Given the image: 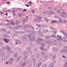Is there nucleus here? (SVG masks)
Wrapping results in <instances>:
<instances>
[{
    "mask_svg": "<svg viewBox=\"0 0 67 67\" xmlns=\"http://www.w3.org/2000/svg\"><path fill=\"white\" fill-rule=\"evenodd\" d=\"M35 12V11L34 10H31V13H34Z\"/></svg>",
    "mask_w": 67,
    "mask_h": 67,
    "instance_id": "nucleus-56",
    "label": "nucleus"
},
{
    "mask_svg": "<svg viewBox=\"0 0 67 67\" xmlns=\"http://www.w3.org/2000/svg\"><path fill=\"white\" fill-rule=\"evenodd\" d=\"M35 55H33L30 57V58H31L32 59H33V58L35 57Z\"/></svg>",
    "mask_w": 67,
    "mask_h": 67,
    "instance_id": "nucleus-32",
    "label": "nucleus"
},
{
    "mask_svg": "<svg viewBox=\"0 0 67 67\" xmlns=\"http://www.w3.org/2000/svg\"><path fill=\"white\" fill-rule=\"evenodd\" d=\"M66 14V13L64 12V11H63L62 12V14H61V15L63 18L65 17V15Z\"/></svg>",
    "mask_w": 67,
    "mask_h": 67,
    "instance_id": "nucleus-10",
    "label": "nucleus"
},
{
    "mask_svg": "<svg viewBox=\"0 0 67 67\" xmlns=\"http://www.w3.org/2000/svg\"><path fill=\"white\" fill-rule=\"evenodd\" d=\"M27 26L28 27H32V25H27Z\"/></svg>",
    "mask_w": 67,
    "mask_h": 67,
    "instance_id": "nucleus-44",
    "label": "nucleus"
},
{
    "mask_svg": "<svg viewBox=\"0 0 67 67\" xmlns=\"http://www.w3.org/2000/svg\"><path fill=\"white\" fill-rule=\"evenodd\" d=\"M6 34H10V32L9 31H8L7 32H6Z\"/></svg>",
    "mask_w": 67,
    "mask_h": 67,
    "instance_id": "nucleus-59",
    "label": "nucleus"
},
{
    "mask_svg": "<svg viewBox=\"0 0 67 67\" xmlns=\"http://www.w3.org/2000/svg\"><path fill=\"white\" fill-rule=\"evenodd\" d=\"M36 25V26L38 27H41V25H40L39 24H37Z\"/></svg>",
    "mask_w": 67,
    "mask_h": 67,
    "instance_id": "nucleus-45",
    "label": "nucleus"
},
{
    "mask_svg": "<svg viewBox=\"0 0 67 67\" xmlns=\"http://www.w3.org/2000/svg\"><path fill=\"white\" fill-rule=\"evenodd\" d=\"M42 19V17H41L40 16H38L37 17V19H39V20L41 19Z\"/></svg>",
    "mask_w": 67,
    "mask_h": 67,
    "instance_id": "nucleus-46",
    "label": "nucleus"
},
{
    "mask_svg": "<svg viewBox=\"0 0 67 67\" xmlns=\"http://www.w3.org/2000/svg\"><path fill=\"white\" fill-rule=\"evenodd\" d=\"M14 60L12 58H10L9 60H8V62H9V65H10L13 62Z\"/></svg>",
    "mask_w": 67,
    "mask_h": 67,
    "instance_id": "nucleus-7",
    "label": "nucleus"
},
{
    "mask_svg": "<svg viewBox=\"0 0 67 67\" xmlns=\"http://www.w3.org/2000/svg\"><path fill=\"white\" fill-rule=\"evenodd\" d=\"M60 53H66L67 52V49H62L60 51Z\"/></svg>",
    "mask_w": 67,
    "mask_h": 67,
    "instance_id": "nucleus-8",
    "label": "nucleus"
},
{
    "mask_svg": "<svg viewBox=\"0 0 67 67\" xmlns=\"http://www.w3.org/2000/svg\"><path fill=\"white\" fill-rule=\"evenodd\" d=\"M58 22V21L57 20H53L52 21L51 23L52 24H53V23H57Z\"/></svg>",
    "mask_w": 67,
    "mask_h": 67,
    "instance_id": "nucleus-19",
    "label": "nucleus"
},
{
    "mask_svg": "<svg viewBox=\"0 0 67 67\" xmlns=\"http://www.w3.org/2000/svg\"><path fill=\"white\" fill-rule=\"evenodd\" d=\"M18 43H19V44H20L21 43V41H20V40H19L18 41Z\"/></svg>",
    "mask_w": 67,
    "mask_h": 67,
    "instance_id": "nucleus-55",
    "label": "nucleus"
},
{
    "mask_svg": "<svg viewBox=\"0 0 67 67\" xmlns=\"http://www.w3.org/2000/svg\"><path fill=\"white\" fill-rule=\"evenodd\" d=\"M5 64H6V65H7L8 64H9V62H8V61H6L5 63Z\"/></svg>",
    "mask_w": 67,
    "mask_h": 67,
    "instance_id": "nucleus-53",
    "label": "nucleus"
},
{
    "mask_svg": "<svg viewBox=\"0 0 67 67\" xmlns=\"http://www.w3.org/2000/svg\"><path fill=\"white\" fill-rule=\"evenodd\" d=\"M57 40L59 42H67V40H63V38H62V37L61 36H60L59 35H57Z\"/></svg>",
    "mask_w": 67,
    "mask_h": 67,
    "instance_id": "nucleus-3",
    "label": "nucleus"
},
{
    "mask_svg": "<svg viewBox=\"0 0 67 67\" xmlns=\"http://www.w3.org/2000/svg\"><path fill=\"white\" fill-rule=\"evenodd\" d=\"M46 56V53L44 52H42L41 54V56L42 57H44V56Z\"/></svg>",
    "mask_w": 67,
    "mask_h": 67,
    "instance_id": "nucleus-16",
    "label": "nucleus"
},
{
    "mask_svg": "<svg viewBox=\"0 0 67 67\" xmlns=\"http://www.w3.org/2000/svg\"><path fill=\"white\" fill-rule=\"evenodd\" d=\"M55 56H53L52 58V60L55 59Z\"/></svg>",
    "mask_w": 67,
    "mask_h": 67,
    "instance_id": "nucleus-60",
    "label": "nucleus"
},
{
    "mask_svg": "<svg viewBox=\"0 0 67 67\" xmlns=\"http://www.w3.org/2000/svg\"><path fill=\"white\" fill-rule=\"evenodd\" d=\"M5 48H6L7 50H10V49H11V47L6 46L5 47Z\"/></svg>",
    "mask_w": 67,
    "mask_h": 67,
    "instance_id": "nucleus-18",
    "label": "nucleus"
},
{
    "mask_svg": "<svg viewBox=\"0 0 67 67\" xmlns=\"http://www.w3.org/2000/svg\"><path fill=\"white\" fill-rule=\"evenodd\" d=\"M23 21H25V22H26V21H27V19H24L23 21L22 22L23 23H24V22H23Z\"/></svg>",
    "mask_w": 67,
    "mask_h": 67,
    "instance_id": "nucleus-37",
    "label": "nucleus"
},
{
    "mask_svg": "<svg viewBox=\"0 0 67 67\" xmlns=\"http://www.w3.org/2000/svg\"><path fill=\"white\" fill-rule=\"evenodd\" d=\"M52 44L53 45H56V43H55L54 42H53Z\"/></svg>",
    "mask_w": 67,
    "mask_h": 67,
    "instance_id": "nucleus-58",
    "label": "nucleus"
},
{
    "mask_svg": "<svg viewBox=\"0 0 67 67\" xmlns=\"http://www.w3.org/2000/svg\"><path fill=\"white\" fill-rule=\"evenodd\" d=\"M52 37H55V38H56L57 37H56L55 35H51Z\"/></svg>",
    "mask_w": 67,
    "mask_h": 67,
    "instance_id": "nucleus-43",
    "label": "nucleus"
},
{
    "mask_svg": "<svg viewBox=\"0 0 67 67\" xmlns=\"http://www.w3.org/2000/svg\"><path fill=\"white\" fill-rule=\"evenodd\" d=\"M40 55L38 54H37L36 55V57L37 58H38L39 57H40Z\"/></svg>",
    "mask_w": 67,
    "mask_h": 67,
    "instance_id": "nucleus-49",
    "label": "nucleus"
},
{
    "mask_svg": "<svg viewBox=\"0 0 67 67\" xmlns=\"http://www.w3.org/2000/svg\"><path fill=\"white\" fill-rule=\"evenodd\" d=\"M10 56V54H8L6 56H5L4 57V59H8L9 58Z\"/></svg>",
    "mask_w": 67,
    "mask_h": 67,
    "instance_id": "nucleus-14",
    "label": "nucleus"
},
{
    "mask_svg": "<svg viewBox=\"0 0 67 67\" xmlns=\"http://www.w3.org/2000/svg\"><path fill=\"white\" fill-rule=\"evenodd\" d=\"M42 63L41 62L39 63L36 64V67H40L41 65H42Z\"/></svg>",
    "mask_w": 67,
    "mask_h": 67,
    "instance_id": "nucleus-13",
    "label": "nucleus"
},
{
    "mask_svg": "<svg viewBox=\"0 0 67 67\" xmlns=\"http://www.w3.org/2000/svg\"><path fill=\"white\" fill-rule=\"evenodd\" d=\"M48 14H54L53 13V12L51 11V10H49L48 12Z\"/></svg>",
    "mask_w": 67,
    "mask_h": 67,
    "instance_id": "nucleus-17",
    "label": "nucleus"
},
{
    "mask_svg": "<svg viewBox=\"0 0 67 67\" xmlns=\"http://www.w3.org/2000/svg\"><path fill=\"white\" fill-rule=\"evenodd\" d=\"M21 57L20 56L18 57L16 59V62H18L20 61V59H21Z\"/></svg>",
    "mask_w": 67,
    "mask_h": 67,
    "instance_id": "nucleus-11",
    "label": "nucleus"
},
{
    "mask_svg": "<svg viewBox=\"0 0 67 67\" xmlns=\"http://www.w3.org/2000/svg\"><path fill=\"white\" fill-rule=\"evenodd\" d=\"M19 40H18V39L15 40V42H18Z\"/></svg>",
    "mask_w": 67,
    "mask_h": 67,
    "instance_id": "nucleus-52",
    "label": "nucleus"
},
{
    "mask_svg": "<svg viewBox=\"0 0 67 67\" xmlns=\"http://www.w3.org/2000/svg\"><path fill=\"white\" fill-rule=\"evenodd\" d=\"M36 60V59H34L32 60L31 62L32 63H34V62H35Z\"/></svg>",
    "mask_w": 67,
    "mask_h": 67,
    "instance_id": "nucleus-39",
    "label": "nucleus"
},
{
    "mask_svg": "<svg viewBox=\"0 0 67 67\" xmlns=\"http://www.w3.org/2000/svg\"><path fill=\"white\" fill-rule=\"evenodd\" d=\"M18 27L19 29L20 28L22 27V26L21 25L18 26Z\"/></svg>",
    "mask_w": 67,
    "mask_h": 67,
    "instance_id": "nucleus-54",
    "label": "nucleus"
},
{
    "mask_svg": "<svg viewBox=\"0 0 67 67\" xmlns=\"http://www.w3.org/2000/svg\"><path fill=\"white\" fill-rule=\"evenodd\" d=\"M23 27H24V28H25V29H27V28L28 27L27 25H24Z\"/></svg>",
    "mask_w": 67,
    "mask_h": 67,
    "instance_id": "nucleus-31",
    "label": "nucleus"
},
{
    "mask_svg": "<svg viewBox=\"0 0 67 67\" xmlns=\"http://www.w3.org/2000/svg\"><path fill=\"white\" fill-rule=\"evenodd\" d=\"M17 56H18V53H16L14 55V57H17Z\"/></svg>",
    "mask_w": 67,
    "mask_h": 67,
    "instance_id": "nucleus-36",
    "label": "nucleus"
},
{
    "mask_svg": "<svg viewBox=\"0 0 67 67\" xmlns=\"http://www.w3.org/2000/svg\"><path fill=\"white\" fill-rule=\"evenodd\" d=\"M26 36L28 37L27 38H26V37L25 38V39L24 40H25L26 41H30L31 42H33V41H34V39H35V38L34 36H33L32 35H26ZM33 38V39L32 38Z\"/></svg>",
    "mask_w": 67,
    "mask_h": 67,
    "instance_id": "nucleus-2",
    "label": "nucleus"
},
{
    "mask_svg": "<svg viewBox=\"0 0 67 67\" xmlns=\"http://www.w3.org/2000/svg\"><path fill=\"white\" fill-rule=\"evenodd\" d=\"M3 57L1 56H0V60L1 61H2V60H3Z\"/></svg>",
    "mask_w": 67,
    "mask_h": 67,
    "instance_id": "nucleus-23",
    "label": "nucleus"
},
{
    "mask_svg": "<svg viewBox=\"0 0 67 67\" xmlns=\"http://www.w3.org/2000/svg\"><path fill=\"white\" fill-rule=\"evenodd\" d=\"M14 28L15 29H17V30H19V28L18 27V26H15L14 27Z\"/></svg>",
    "mask_w": 67,
    "mask_h": 67,
    "instance_id": "nucleus-41",
    "label": "nucleus"
},
{
    "mask_svg": "<svg viewBox=\"0 0 67 67\" xmlns=\"http://www.w3.org/2000/svg\"><path fill=\"white\" fill-rule=\"evenodd\" d=\"M46 67V65H43L42 67Z\"/></svg>",
    "mask_w": 67,
    "mask_h": 67,
    "instance_id": "nucleus-64",
    "label": "nucleus"
},
{
    "mask_svg": "<svg viewBox=\"0 0 67 67\" xmlns=\"http://www.w3.org/2000/svg\"><path fill=\"white\" fill-rule=\"evenodd\" d=\"M3 50L1 49L0 50V56L2 55V54L3 53Z\"/></svg>",
    "mask_w": 67,
    "mask_h": 67,
    "instance_id": "nucleus-29",
    "label": "nucleus"
},
{
    "mask_svg": "<svg viewBox=\"0 0 67 67\" xmlns=\"http://www.w3.org/2000/svg\"><path fill=\"white\" fill-rule=\"evenodd\" d=\"M3 36L5 37H9V35L6 34L3 35Z\"/></svg>",
    "mask_w": 67,
    "mask_h": 67,
    "instance_id": "nucleus-27",
    "label": "nucleus"
},
{
    "mask_svg": "<svg viewBox=\"0 0 67 67\" xmlns=\"http://www.w3.org/2000/svg\"><path fill=\"white\" fill-rule=\"evenodd\" d=\"M29 31L30 32H31V33H32V35H32L33 36H35V34H36V32L34 31V30H32L31 29L29 30Z\"/></svg>",
    "mask_w": 67,
    "mask_h": 67,
    "instance_id": "nucleus-6",
    "label": "nucleus"
},
{
    "mask_svg": "<svg viewBox=\"0 0 67 67\" xmlns=\"http://www.w3.org/2000/svg\"><path fill=\"white\" fill-rule=\"evenodd\" d=\"M27 54V53L26 51L24 52L23 53V54L24 56H25Z\"/></svg>",
    "mask_w": 67,
    "mask_h": 67,
    "instance_id": "nucleus-22",
    "label": "nucleus"
},
{
    "mask_svg": "<svg viewBox=\"0 0 67 67\" xmlns=\"http://www.w3.org/2000/svg\"><path fill=\"white\" fill-rule=\"evenodd\" d=\"M49 37L50 36H45V38L47 40H49Z\"/></svg>",
    "mask_w": 67,
    "mask_h": 67,
    "instance_id": "nucleus-30",
    "label": "nucleus"
},
{
    "mask_svg": "<svg viewBox=\"0 0 67 67\" xmlns=\"http://www.w3.org/2000/svg\"><path fill=\"white\" fill-rule=\"evenodd\" d=\"M17 10H18L19 11H20V10H22V9L18 8H17Z\"/></svg>",
    "mask_w": 67,
    "mask_h": 67,
    "instance_id": "nucleus-62",
    "label": "nucleus"
},
{
    "mask_svg": "<svg viewBox=\"0 0 67 67\" xmlns=\"http://www.w3.org/2000/svg\"><path fill=\"white\" fill-rule=\"evenodd\" d=\"M44 20H45L46 22H48V19L47 18H45L44 19Z\"/></svg>",
    "mask_w": 67,
    "mask_h": 67,
    "instance_id": "nucleus-48",
    "label": "nucleus"
},
{
    "mask_svg": "<svg viewBox=\"0 0 67 67\" xmlns=\"http://www.w3.org/2000/svg\"><path fill=\"white\" fill-rule=\"evenodd\" d=\"M57 13H60V10H58Z\"/></svg>",
    "mask_w": 67,
    "mask_h": 67,
    "instance_id": "nucleus-63",
    "label": "nucleus"
},
{
    "mask_svg": "<svg viewBox=\"0 0 67 67\" xmlns=\"http://www.w3.org/2000/svg\"><path fill=\"white\" fill-rule=\"evenodd\" d=\"M16 32L18 33H21V34H25V32L22 31H17Z\"/></svg>",
    "mask_w": 67,
    "mask_h": 67,
    "instance_id": "nucleus-20",
    "label": "nucleus"
},
{
    "mask_svg": "<svg viewBox=\"0 0 67 67\" xmlns=\"http://www.w3.org/2000/svg\"><path fill=\"white\" fill-rule=\"evenodd\" d=\"M3 40L5 43H8L9 41H10L8 39H6V38H3Z\"/></svg>",
    "mask_w": 67,
    "mask_h": 67,
    "instance_id": "nucleus-12",
    "label": "nucleus"
},
{
    "mask_svg": "<svg viewBox=\"0 0 67 67\" xmlns=\"http://www.w3.org/2000/svg\"><path fill=\"white\" fill-rule=\"evenodd\" d=\"M13 51L14 52H15L16 51V48H13Z\"/></svg>",
    "mask_w": 67,
    "mask_h": 67,
    "instance_id": "nucleus-47",
    "label": "nucleus"
},
{
    "mask_svg": "<svg viewBox=\"0 0 67 67\" xmlns=\"http://www.w3.org/2000/svg\"><path fill=\"white\" fill-rule=\"evenodd\" d=\"M27 57H24V58H23V60L24 61L25 60H26V59L27 58Z\"/></svg>",
    "mask_w": 67,
    "mask_h": 67,
    "instance_id": "nucleus-33",
    "label": "nucleus"
},
{
    "mask_svg": "<svg viewBox=\"0 0 67 67\" xmlns=\"http://www.w3.org/2000/svg\"><path fill=\"white\" fill-rule=\"evenodd\" d=\"M63 22L64 23H66L67 22V21H66V20H63Z\"/></svg>",
    "mask_w": 67,
    "mask_h": 67,
    "instance_id": "nucleus-57",
    "label": "nucleus"
},
{
    "mask_svg": "<svg viewBox=\"0 0 67 67\" xmlns=\"http://www.w3.org/2000/svg\"><path fill=\"white\" fill-rule=\"evenodd\" d=\"M3 43H0V46H3Z\"/></svg>",
    "mask_w": 67,
    "mask_h": 67,
    "instance_id": "nucleus-61",
    "label": "nucleus"
},
{
    "mask_svg": "<svg viewBox=\"0 0 67 67\" xmlns=\"http://www.w3.org/2000/svg\"><path fill=\"white\" fill-rule=\"evenodd\" d=\"M45 40V39H43L42 38H39L36 40V42L38 44L39 42H41V41H44Z\"/></svg>",
    "mask_w": 67,
    "mask_h": 67,
    "instance_id": "nucleus-5",
    "label": "nucleus"
},
{
    "mask_svg": "<svg viewBox=\"0 0 67 67\" xmlns=\"http://www.w3.org/2000/svg\"><path fill=\"white\" fill-rule=\"evenodd\" d=\"M33 47L32 46H29V47H28L27 48V51H29L28 53V55L30 56L32 54V52L31 51V48Z\"/></svg>",
    "mask_w": 67,
    "mask_h": 67,
    "instance_id": "nucleus-4",
    "label": "nucleus"
},
{
    "mask_svg": "<svg viewBox=\"0 0 67 67\" xmlns=\"http://www.w3.org/2000/svg\"><path fill=\"white\" fill-rule=\"evenodd\" d=\"M59 22H60V23H62L63 22V20L62 19H60L59 20Z\"/></svg>",
    "mask_w": 67,
    "mask_h": 67,
    "instance_id": "nucleus-38",
    "label": "nucleus"
},
{
    "mask_svg": "<svg viewBox=\"0 0 67 67\" xmlns=\"http://www.w3.org/2000/svg\"><path fill=\"white\" fill-rule=\"evenodd\" d=\"M26 62H24L23 63L22 65V66H25L26 65Z\"/></svg>",
    "mask_w": 67,
    "mask_h": 67,
    "instance_id": "nucleus-28",
    "label": "nucleus"
},
{
    "mask_svg": "<svg viewBox=\"0 0 67 67\" xmlns=\"http://www.w3.org/2000/svg\"><path fill=\"white\" fill-rule=\"evenodd\" d=\"M47 57V56L46 55L43 58L42 60L43 61H45V60H46V58Z\"/></svg>",
    "mask_w": 67,
    "mask_h": 67,
    "instance_id": "nucleus-26",
    "label": "nucleus"
},
{
    "mask_svg": "<svg viewBox=\"0 0 67 67\" xmlns=\"http://www.w3.org/2000/svg\"><path fill=\"white\" fill-rule=\"evenodd\" d=\"M45 42H46L47 44H48L49 45H51L52 44V42L50 40H48L47 41L46 40L45 41Z\"/></svg>",
    "mask_w": 67,
    "mask_h": 67,
    "instance_id": "nucleus-9",
    "label": "nucleus"
},
{
    "mask_svg": "<svg viewBox=\"0 0 67 67\" xmlns=\"http://www.w3.org/2000/svg\"><path fill=\"white\" fill-rule=\"evenodd\" d=\"M49 67H54V64H51L49 65Z\"/></svg>",
    "mask_w": 67,
    "mask_h": 67,
    "instance_id": "nucleus-24",
    "label": "nucleus"
},
{
    "mask_svg": "<svg viewBox=\"0 0 67 67\" xmlns=\"http://www.w3.org/2000/svg\"><path fill=\"white\" fill-rule=\"evenodd\" d=\"M52 55L53 54L52 53H51L49 54V57H52Z\"/></svg>",
    "mask_w": 67,
    "mask_h": 67,
    "instance_id": "nucleus-50",
    "label": "nucleus"
},
{
    "mask_svg": "<svg viewBox=\"0 0 67 67\" xmlns=\"http://www.w3.org/2000/svg\"><path fill=\"white\" fill-rule=\"evenodd\" d=\"M16 21V22H15V24L14 23V21H12L11 22H8V23L6 24V25L7 26V27H8V29H12L11 30H13V27H10L11 24H12L13 25H15V24H16V25H18L19 23H21L20 21V22L18 20H17Z\"/></svg>",
    "mask_w": 67,
    "mask_h": 67,
    "instance_id": "nucleus-1",
    "label": "nucleus"
},
{
    "mask_svg": "<svg viewBox=\"0 0 67 67\" xmlns=\"http://www.w3.org/2000/svg\"><path fill=\"white\" fill-rule=\"evenodd\" d=\"M0 31H3L5 33V32H7V29H0Z\"/></svg>",
    "mask_w": 67,
    "mask_h": 67,
    "instance_id": "nucleus-15",
    "label": "nucleus"
},
{
    "mask_svg": "<svg viewBox=\"0 0 67 67\" xmlns=\"http://www.w3.org/2000/svg\"><path fill=\"white\" fill-rule=\"evenodd\" d=\"M52 49L53 50V51H57V50H58V49L57 48H52Z\"/></svg>",
    "mask_w": 67,
    "mask_h": 67,
    "instance_id": "nucleus-21",
    "label": "nucleus"
},
{
    "mask_svg": "<svg viewBox=\"0 0 67 67\" xmlns=\"http://www.w3.org/2000/svg\"><path fill=\"white\" fill-rule=\"evenodd\" d=\"M26 37L25 36H22L21 37V38L22 39H24V40L25 39Z\"/></svg>",
    "mask_w": 67,
    "mask_h": 67,
    "instance_id": "nucleus-34",
    "label": "nucleus"
},
{
    "mask_svg": "<svg viewBox=\"0 0 67 67\" xmlns=\"http://www.w3.org/2000/svg\"><path fill=\"white\" fill-rule=\"evenodd\" d=\"M62 39H63V40H66V39H67V37H64Z\"/></svg>",
    "mask_w": 67,
    "mask_h": 67,
    "instance_id": "nucleus-51",
    "label": "nucleus"
},
{
    "mask_svg": "<svg viewBox=\"0 0 67 67\" xmlns=\"http://www.w3.org/2000/svg\"><path fill=\"white\" fill-rule=\"evenodd\" d=\"M40 49L41 50H42V51H44V48L42 47H40Z\"/></svg>",
    "mask_w": 67,
    "mask_h": 67,
    "instance_id": "nucleus-42",
    "label": "nucleus"
},
{
    "mask_svg": "<svg viewBox=\"0 0 67 67\" xmlns=\"http://www.w3.org/2000/svg\"><path fill=\"white\" fill-rule=\"evenodd\" d=\"M11 35L13 36H16V35H17V34L16 33H12L11 34Z\"/></svg>",
    "mask_w": 67,
    "mask_h": 67,
    "instance_id": "nucleus-25",
    "label": "nucleus"
},
{
    "mask_svg": "<svg viewBox=\"0 0 67 67\" xmlns=\"http://www.w3.org/2000/svg\"><path fill=\"white\" fill-rule=\"evenodd\" d=\"M5 53H2L1 55V56H2V57H3V56H5Z\"/></svg>",
    "mask_w": 67,
    "mask_h": 67,
    "instance_id": "nucleus-35",
    "label": "nucleus"
},
{
    "mask_svg": "<svg viewBox=\"0 0 67 67\" xmlns=\"http://www.w3.org/2000/svg\"><path fill=\"white\" fill-rule=\"evenodd\" d=\"M36 60V59H34L32 60L31 62L32 63H34V62H35Z\"/></svg>",
    "mask_w": 67,
    "mask_h": 67,
    "instance_id": "nucleus-40",
    "label": "nucleus"
}]
</instances>
